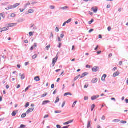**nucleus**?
Instances as JSON below:
<instances>
[{
	"label": "nucleus",
	"mask_w": 128,
	"mask_h": 128,
	"mask_svg": "<svg viewBox=\"0 0 128 128\" xmlns=\"http://www.w3.org/2000/svg\"><path fill=\"white\" fill-rule=\"evenodd\" d=\"M34 108H29L27 112H26V114H30V112H34Z\"/></svg>",
	"instance_id": "nucleus-7"
},
{
	"label": "nucleus",
	"mask_w": 128,
	"mask_h": 128,
	"mask_svg": "<svg viewBox=\"0 0 128 128\" xmlns=\"http://www.w3.org/2000/svg\"><path fill=\"white\" fill-rule=\"evenodd\" d=\"M94 22V20L92 19V20H91V21H90V22H88L89 24H92V22Z\"/></svg>",
	"instance_id": "nucleus-37"
},
{
	"label": "nucleus",
	"mask_w": 128,
	"mask_h": 128,
	"mask_svg": "<svg viewBox=\"0 0 128 128\" xmlns=\"http://www.w3.org/2000/svg\"><path fill=\"white\" fill-rule=\"evenodd\" d=\"M68 6H65L64 7H60V10H68Z\"/></svg>",
	"instance_id": "nucleus-10"
},
{
	"label": "nucleus",
	"mask_w": 128,
	"mask_h": 128,
	"mask_svg": "<svg viewBox=\"0 0 128 128\" xmlns=\"http://www.w3.org/2000/svg\"><path fill=\"white\" fill-rule=\"evenodd\" d=\"M88 74L87 72L84 73L80 76V78H84V76H88Z\"/></svg>",
	"instance_id": "nucleus-15"
},
{
	"label": "nucleus",
	"mask_w": 128,
	"mask_h": 128,
	"mask_svg": "<svg viewBox=\"0 0 128 128\" xmlns=\"http://www.w3.org/2000/svg\"><path fill=\"white\" fill-rule=\"evenodd\" d=\"M61 112H62V111L60 110L55 111V114H61Z\"/></svg>",
	"instance_id": "nucleus-36"
},
{
	"label": "nucleus",
	"mask_w": 128,
	"mask_h": 128,
	"mask_svg": "<svg viewBox=\"0 0 128 128\" xmlns=\"http://www.w3.org/2000/svg\"><path fill=\"white\" fill-rule=\"evenodd\" d=\"M100 70V68L98 67L94 66L92 68V72H96Z\"/></svg>",
	"instance_id": "nucleus-4"
},
{
	"label": "nucleus",
	"mask_w": 128,
	"mask_h": 128,
	"mask_svg": "<svg viewBox=\"0 0 128 128\" xmlns=\"http://www.w3.org/2000/svg\"><path fill=\"white\" fill-rule=\"evenodd\" d=\"M24 78H26V76H24V74L21 75V80H24Z\"/></svg>",
	"instance_id": "nucleus-23"
},
{
	"label": "nucleus",
	"mask_w": 128,
	"mask_h": 128,
	"mask_svg": "<svg viewBox=\"0 0 128 128\" xmlns=\"http://www.w3.org/2000/svg\"><path fill=\"white\" fill-rule=\"evenodd\" d=\"M108 32H110V30H112V28L108 27Z\"/></svg>",
	"instance_id": "nucleus-49"
},
{
	"label": "nucleus",
	"mask_w": 128,
	"mask_h": 128,
	"mask_svg": "<svg viewBox=\"0 0 128 128\" xmlns=\"http://www.w3.org/2000/svg\"><path fill=\"white\" fill-rule=\"evenodd\" d=\"M72 96L70 93V92H66L64 94V96Z\"/></svg>",
	"instance_id": "nucleus-19"
},
{
	"label": "nucleus",
	"mask_w": 128,
	"mask_h": 128,
	"mask_svg": "<svg viewBox=\"0 0 128 128\" xmlns=\"http://www.w3.org/2000/svg\"><path fill=\"white\" fill-rule=\"evenodd\" d=\"M58 48H62V43H59V45L58 46Z\"/></svg>",
	"instance_id": "nucleus-48"
},
{
	"label": "nucleus",
	"mask_w": 128,
	"mask_h": 128,
	"mask_svg": "<svg viewBox=\"0 0 128 128\" xmlns=\"http://www.w3.org/2000/svg\"><path fill=\"white\" fill-rule=\"evenodd\" d=\"M88 88V84H86L84 86V88Z\"/></svg>",
	"instance_id": "nucleus-50"
},
{
	"label": "nucleus",
	"mask_w": 128,
	"mask_h": 128,
	"mask_svg": "<svg viewBox=\"0 0 128 128\" xmlns=\"http://www.w3.org/2000/svg\"><path fill=\"white\" fill-rule=\"evenodd\" d=\"M66 105V102H64L62 104V108H64V106Z\"/></svg>",
	"instance_id": "nucleus-45"
},
{
	"label": "nucleus",
	"mask_w": 128,
	"mask_h": 128,
	"mask_svg": "<svg viewBox=\"0 0 128 128\" xmlns=\"http://www.w3.org/2000/svg\"><path fill=\"white\" fill-rule=\"evenodd\" d=\"M58 41L59 42H62V40L60 39V38L58 37Z\"/></svg>",
	"instance_id": "nucleus-53"
},
{
	"label": "nucleus",
	"mask_w": 128,
	"mask_h": 128,
	"mask_svg": "<svg viewBox=\"0 0 128 128\" xmlns=\"http://www.w3.org/2000/svg\"><path fill=\"white\" fill-rule=\"evenodd\" d=\"M50 10H54L56 8V6H50Z\"/></svg>",
	"instance_id": "nucleus-31"
},
{
	"label": "nucleus",
	"mask_w": 128,
	"mask_h": 128,
	"mask_svg": "<svg viewBox=\"0 0 128 128\" xmlns=\"http://www.w3.org/2000/svg\"><path fill=\"white\" fill-rule=\"evenodd\" d=\"M102 120H106V116H102Z\"/></svg>",
	"instance_id": "nucleus-47"
},
{
	"label": "nucleus",
	"mask_w": 128,
	"mask_h": 128,
	"mask_svg": "<svg viewBox=\"0 0 128 128\" xmlns=\"http://www.w3.org/2000/svg\"><path fill=\"white\" fill-rule=\"evenodd\" d=\"M16 24H18L16 23V24H8V28H12V26H16Z\"/></svg>",
	"instance_id": "nucleus-11"
},
{
	"label": "nucleus",
	"mask_w": 128,
	"mask_h": 128,
	"mask_svg": "<svg viewBox=\"0 0 128 128\" xmlns=\"http://www.w3.org/2000/svg\"><path fill=\"white\" fill-rule=\"evenodd\" d=\"M120 122H121V124H126V121L122 120Z\"/></svg>",
	"instance_id": "nucleus-41"
},
{
	"label": "nucleus",
	"mask_w": 128,
	"mask_h": 128,
	"mask_svg": "<svg viewBox=\"0 0 128 128\" xmlns=\"http://www.w3.org/2000/svg\"><path fill=\"white\" fill-rule=\"evenodd\" d=\"M20 128H26V126H24V124H22L20 126Z\"/></svg>",
	"instance_id": "nucleus-43"
},
{
	"label": "nucleus",
	"mask_w": 128,
	"mask_h": 128,
	"mask_svg": "<svg viewBox=\"0 0 128 128\" xmlns=\"http://www.w3.org/2000/svg\"><path fill=\"white\" fill-rule=\"evenodd\" d=\"M94 32V29H91L89 30L88 32L89 34H90V32Z\"/></svg>",
	"instance_id": "nucleus-52"
},
{
	"label": "nucleus",
	"mask_w": 128,
	"mask_h": 128,
	"mask_svg": "<svg viewBox=\"0 0 128 128\" xmlns=\"http://www.w3.org/2000/svg\"><path fill=\"white\" fill-rule=\"evenodd\" d=\"M52 88H54V84H52L51 86Z\"/></svg>",
	"instance_id": "nucleus-56"
},
{
	"label": "nucleus",
	"mask_w": 128,
	"mask_h": 128,
	"mask_svg": "<svg viewBox=\"0 0 128 128\" xmlns=\"http://www.w3.org/2000/svg\"><path fill=\"white\" fill-rule=\"evenodd\" d=\"M84 100H88V96H84Z\"/></svg>",
	"instance_id": "nucleus-42"
},
{
	"label": "nucleus",
	"mask_w": 128,
	"mask_h": 128,
	"mask_svg": "<svg viewBox=\"0 0 128 128\" xmlns=\"http://www.w3.org/2000/svg\"><path fill=\"white\" fill-rule=\"evenodd\" d=\"M34 80H35L36 82H40V77H38V76H36V77H35V78H34Z\"/></svg>",
	"instance_id": "nucleus-17"
},
{
	"label": "nucleus",
	"mask_w": 128,
	"mask_h": 128,
	"mask_svg": "<svg viewBox=\"0 0 128 128\" xmlns=\"http://www.w3.org/2000/svg\"><path fill=\"white\" fill-rule=\"evenodd\" d=\"M71 22H72V18L69 19L68 21L66 22L67 24H70V23Z\"/></svg>",
	"instance_id": "nucleus-35"
},
{
	"label": "nucleus",
	"mask_w": 128,
	"mask_h": 128,
	"mask_svg": "<svg viewBox=\"0 0 128 128\" xmlns=\"http://www.w3.org/2000/svg\"><path fill=\"white\" fill-rule=\"evenodd\" d=\"M118 76H120V72H116L114 73V74H113L114 78Z\"/></svg>",
	"instance_id": "nucleus-12"
},
{
	"label": "nucleus",
	"mask_w": 128,
	"mask_h": 128,
	"mask_svg": "<svg viewBox=\"0 0 128 128\" xmlns=\"http://www.w3.org/2000/svg\"><path fill=\"white\" fill-rule=\"evenodd\" d=\"M107 8H110V4H108L107 6Z\"/></svg>",
	"instance_id": "nucleus-62"
},
{
	"label": "nucleus",
	"mask_w": 128,
	"mask_h": 128,
	"mask_svg": "<svg viewBox=\"0 0 128 128\" xmlns=\"http://www.w3.org/2000/svg\"><path fill=\"white\" fill-rule=\"evenodd\" d=\"M30 3L28 2V4H26L25 5V7L26 8V6H30Z\"/></svg>",
	"instance_id": "nucleus-54"
},
{
	"label": "nucleus",
	"mask_w": 128,
	"mask_h": 128,
	"mask_svg": "<svg viewBox=\"0 0 128 128\" xmlns=\"http://www.w3.org/2000/svg\"><path fill=\"white\" fill-rule=\"evenodd\" d=\"M37 46H38V45L36 44V43H34L33 46L34 48H36Z\"/></svg>",
	"instance_id": "nucleus-46"
},
{
	"label": "nucleus",
	"mask_w": 128,
	"mask_h": 128,
	"mask_svg": "<svg viewBox=\"0 0 128 128\" xmlns=\"http://www.w3.org/2000/svg\"><path fill=\"white\" fill-rule=\"evenodd\" d=\"M106 74H104L102 78V82H106Z\"/></svg>",
	"instance_id": "nucleus-14"
},
{
	"label": "nucleus",
	"mask_w": 128,
	"mask_h": 128,
	"mask_svg": "<svg viewBox=\"0 0 128 128\" xmlns=\"http://www.w3.org/2000/svg\"><path fill=\"white\" fill-rule=\"evenodd\" d=\"M12 116H16V111H14L12 114Z\"/></svg>",
	"instance_id": "nucleus-20"
},
{
	"label": "nucleus",
	"mask_w": 128,
	"mask_h": 128,
	"mask_svg": "<svg viewBox=\"0 0 128 128\" xmlns=\"http://www.w3.org/2000/svg\"><path fill=\"white\" fill-rule=\"evenodd\" d=\"M34 10L30 9V10H29L28 12V14H34Z\"/></svg>",
	"instance_id": "nucleus-21"
},
{
	"label": "nucleus",
	"mask_w": 128,
	"mask_h": 128,
	"mask_svg": "<svg viewBox=\"0 0 128 128\" xmlns=\"http://www.w3.org/2000/svg\"><path fill=\"white\" fill-rule=\"evenodd\" d=\"M56 32H60V29H58V28L56 27Z\"/></svg>",
	"instance_id": "nucleus-40"
},
{
	"label": "nucleus",
	"mask_w": 128,
	"mask_h": 128,
	"mask_svg": "<svg viewBox=\"0 0 128 128\" xmlns=\"http://www.w3.org/2000/svg\"><path fill=\"white\" fill-rule=\"evenodd\" d=\"M48 118V115H46V116H44V118Z\"/></svg>",
	"instance_id": "nucleus-57"
},
{
	"label": "nucleus",
	"mask_w": 128,
	"mask_h": 128,
	"mask_svg": "<svg viewBox=\"0 0 128 128\" xmlns=\"http://www.w3.org/2000/svg\"><path fill=\"white\" fill-rule=\"evenodd\" d=\"M8 27L7 28L6 27H4L3 28H0V32H8Z\"/></svg>",
	"instance_id": "nucleus-3"
},
{
	"label": "nucleus",
	"mask_w": 128,
	"mask_h": 128,
	"mask_svg": "<svg viewBox=\"0 0 128 128\" xmlns=\"http://www.w3.org/2000/svg\"><path fill=\"white\" fill-rule=\"evenodd\" d=\"M58 56H56V58H53L52 62V66L54 68L56 65V63L58 62Z\"/></svg>",
	"instance_id": "nucleus-2"
},
{
	"label": "nucleus",
	"mask_w": 128,
	"mask_h": 128,
	"mask_svg": "<svg viewBox=\"0 0 128 128\" xmlns=\"http://www.w3.org/2000/svg\"><path fill=\"white\" fill-rule=\"evenodd\" d=\"M56 94V90H55L53 92V94Z\"/></svg>",
	"instance_id": "nucleus-64"
},
{
	"label": "nucleus",
	"mask_w": 128,
	"mask_h": 128,
	"mask_svg": "<svg viewBox=\"0 0 128 128\" xmlns=\"http://www.w3.org/2000/svg\"><path fill=\"white\" fill-rule=\"evenodd\" d=\"M16 15L14 14H12L10 15L11 18H16Z\"/></svg>",
	"instance_id": "nucleus-30"
},
{
	"label": "nucleus",
	"mask_w": 128,
	"mask_h": 128,
	"mask_svg": "<svg viewBox=\"0 0 128 128\" xmlns=\"http://www.w3.org/2000/svg\"><path fill=\"white\" fill-rule=\"evenodd\" d=\"M36 58H38V55H36V54H34V56H32V60H36Z\"/></svg>",
	"instance_id": "nucleus-26"
},
{
	"label": "nucleus",
	"mask_w": 128,
	"mask_h": 128,
	"mask_svg": "<svg viewBox=\"0 0 128 128\" xmlns=\"http://www.w3.org/2000/svg\"><path fill=\"white\" fill-rule=\"evenodd\" d=\"M66 22H65L64 23L62 26H66Z\"/></svg>",
	"instance_id": "nucleus-60"
},
{
	"label": "nucleus",
	"mask_w": 128,
	"mask_h": 128,
	"mask_svg": "<svg viewBox=\"0 0 128 128\" xmlns=\"http://www.w3.org/2000/svg\"><path fill=\"white\" fill-rule=\"evenodd\" d=\"M57 128H61L62 127L60 125H56Z\"/></svg>",
	"instance_id": "nucleus-63"
},
{
	"label": "nucleus",
	"mask_w": 128,
	"mask_h": 128,
	"mask_svg": "<svg viewBox=\"0 0 128 128\" xmlns=\"http://www.w3.org/2000/svg\"><path fill=\"white\" fill-rule=\"evenodd\" d=\"M98 46H96V47L94 48V50H98Z\"/></svg>",
	"instance_id": "nucleus-58"
},
{
	"label": "nucleus",
	"mask_w": 128,
	"mask_h": 128,
	"mask_svg": "<svg viewBox=\"0 0 128 128\" xmlns=\"http://www.w3.org/2000/svg\"><path fill=\"white\" fill-rule=\"evenodd\" d=\"M34 32H29V36H32L34 35Z\"/></svg>",
	"instance_id": "nucleus-39"
},
{
	"label": "nucleus",
	"mask_w": 128,
	"mask_h": 128,
	"mask_svg": "<svg viewBox=\"0 0 128 128\" xmlns=\"http://www.w3.org/2000/svg\"><path fill=\"white\" fill-rule=\"evenodd\" d=\"M80 75H78V76H76L74 78V82H76V80H78V78H80Z\"/></svg>",
	"instance_id": "nucleus-24"
},
{
	"label": "nucleus",
	"mask_w": 128,
	"mask_h": 128,
	"mask_svg": "<svg viewBox=\"0 0 128 128\" xmlns=\"http://www.w3.org/2000/svg\"><path fill=\"white\" fill-rule=\"evenodd\" d=\"M50 48V44H49L47 46H46V49L47 50H49Z\"/></svg>",
	"instance_id": "nucleus-28"
},
{
	"label": "nucleus",
	"mask_w": 128,
	"mask_h": 128,
	"mask_svg": "<svg viewBox=\"0 0 128 128\" xmlns=\"http://www.w3.org/2000/svg\"><path fill=\"white\" fill-rule=\"evenodd\" d=\"M26 114H27V113L23 114L22 115L21 118H25L26 116Z\"/></svg>",
	"instance_id": "nucleus-25"
},
{
	"label": "nucleus",
	"mask_w": 128,
	"mask_h": 128,
	"mask_svg": "<svg viewBox=\"0 0 128 128\" xmlns=\"http://www.w3.org/2000/svg\"><path fill=\"white\" fill-rule=\"evenodd\" d=\"M76 102H78V101H76L74 102L72 107V108H74V106H76Z\"/></svg>",
	"instance_id": "nucleus-29"
},
{
	"label": "nucleus",
	"mask_w": 128,
	"mask_h": 128,
	"mask_svg": "<svg viewBox=\"0 0 128 128\" xmlns=\"http://www.w3.org/2000/svg\"><path fill=\"white\" fill-rule=\"evenodd\" d=\"M20 5V4H16L14 5L8 6L7 8H6V10H12L14 8H18V6Z\"/></svg>",
	"instance_id": "nucleus-1"
},
{
	"label": "nucleus",
	"mask_w": 128,
	"mask_h": 128,
	"mask_svg": "<svg viewBox=\"0 0 128 128\" xmlns=\"http://www.w3.org/2000/svg\"><path fill=\"white\" fill-rule=\"evenodd\" d=\"M92 10H93L94 14H96V12H98V8L97 7H92Z\"/></svg>",
	"instance_id": "nucleus-5"
},
{
	"label": "nucleus",
	"mask_w": 128,
	"mask_h": 128,
	"mask_svg": "<svg viewBox=\"0 0 128 128\" xmlns=\"http://www.w3.org/2000/svg\"><path fill=\"white\" fill-rule=\"evenodd\" d=\"M60 102V98L57 97V98H56V101H55L54 104H58V102Z\"/></svg>",
	"instance_id": "nucleus-22"
},
{
	"label": "nucleus",
	"mask_w": 128,
	"mask_h": 128,
	"mask_svg": "<svg viewBox=\"0 0 128 128\" xmlns=\"http://www.w3.org/2000/svg\"><path fill=\"white\" fill-rule=\"evenodd\" d=\"M92 100H96V96H94L91 98Z\"/></svg>",
	"instance_id": "nucleus-18"
},
{
	"label": "nucleus",
	"mask_w": 128,
	"mask_h": 128,
	"mask_svg": "<svg viewBox=\"0 0 128 128\" xmlns=\"http://www.w3.org/2000/svg\"><path fill=\"white\" fill-rule=\"evenodd\" d=\"M30 88V86H28V87H27L26 89H25V92H28V89Z\"/></svg>",
	"instance_id": "nucleus-32"
},
{
	"label": "nucleus",
	"mask_w": 128,
	"mask_h": 128,
	"mask_svg": "<svg viewBox=\"0 0 128 128\" xmlns=\"http://www.w3.org/2000/svg\"><path fill=\"white\" fill-rule=\"evenodd\" d=\"M92 121L90 120H89L88 122V124H87V128H90L92 126Z\"/></svg>",
	"instance_id": "nucleus-6"
},
{
	"label": "nucleus",
	"mask_w": 128,
	"mask_h": 128,
	"mask_svg": "<svg viewBox=\"0 0 128 128\" xmlns=\"http://www.w3.org/2000/svg\"><path fill=\"white\" fill-rule=\"evenodd\" d=\"M0 16L3 18H6V16H4V13H2L0 14Z\"/></svg>",
	"instance_id": "nucleus-27"
},
{
	"label": "nucleus",
	"mask_w": 128,
	"mask_h": 128,
	"mask_svg": "<svg viewBox=\"0 0 128 128\" xmlns=\"http://www.w3.org/2000/svg\"><path fill=\"white\" fill-rule=\"evenodd\" d=\"M98 78H95L92 79V84H96V82H98Z\"/></svg>",
	"instance_id": "nucleus-13"
},
{
	"label": "nucleus",
	"mask_w": 128,
	"mask_h": 128,
	"mask_svg": "<svg viewBox=\"0 0 128 128\" xmlns=\"http://www.w3.org/2000/svg\"><path fill=\"white\" fill-rule=\"evenodd\" d=\"M94 108H96V105L94 104H92V106H91V112L94 111Z\"/></svg>",
	"instance_id": "nucleus-16"
},
{
	"label": "nucleus",
	"mask_w": 128,
	"mask_h": 128,
	"mask_svg": "<svg viewBox=\"0 0 128 128\" xmlns=\"http://www.w3.org/2000/svg\"><path fill=\"white\" fill-rule=\"evenodd\" d=\"M30 106V103L29 102H27L25 106L26 108H28Z\"/></svg>",
	"instance_id": "nucleus-34"
},
{
	"label": "nucleus",
	"mask_w": 128,
	"mask_h": 128,
	"mask_svg": "<svg viewBox=\"0 0 128 128\" xmlns=\"http://www.w3.org/2000/svg\"><path fill=\"white\" fill-rule=\"evenodd\" d=\"M50 100H45L43 102L42 104V106H46V104H50Z\"/></svg>",
	"instance_id": "nucleus-8"
},
{
	"label": "nucleus",
	"mask_w": 128,
	"mask_h": 128,
	"mask_svg": "<svg viewBox=\"0 0 128 128\" xmlns=\"http://www.w3.org/2000/svg\"><path fill=\"white\" fill-rule=\"evenodd\" d=\"M34 46H32L31 48H30V50H34Z\"/></svg>",
	"instance_id": "nucleus-61"
},
{
	"label": "nucleus",
	"mask_w": 128,
	"mask_h": 128,
	"mask_svg": "<svg viewBox=\"0 0 128 128\" xmlns=\"http://www.w3.org/2000/svg\"><path fill=\"white\" fill-rule=\"evenodd\" d=\"M48 96V93H46L45 94H42L41 96V98H44V96Z\"/></svg>",
	"instance_id": "nucleus-38"
},
{
	"label": "nucleus",
	"mask_w": 128,
	"mask_h": 128,
	"mask_svg": "<svg viewBox=\"0 0 128 128\" xmlns=\"http://www.w3.org/2000/svg\"><path fill=\"white\" fill-rule=\"evenodd\" d=\"M60 38H64V34H60Z\"/></svg>",
	"instance_id": "nucleus-44"
},
{
	"label": "nucleus",
	"mask_w": 128,
	"mask_h": 128,
	"mask_svg": "<svg viewBox=\"0 0 128 128\" xmlns=\"http://www.w3.org/2000/svg\"><path fill=\"white\" fill-rule=\"evenodd\" d=\"M52 38V39L54 38V34H52V32L51 33V36L50 37V38Z\"/></svg>",
	"instance_id": "nucleus-51"
},
{
	"label": "nucleus",
	"mask_w": 128,
	"mask_h": 128,
	"mask_svg": "<svg viewBox=\"0 0 128 128\" xmlns=\"http://www.w3.org/2000/svg\"><path fill=\"white\" fill-rule=\"evenodd\" d=\"M74 120H69L65 123L64 124V126H66L68 124H72V122H73Z\"/></svg>",
	"instance_id": "nucleus-9"
},
{
	"label": "nucleus",
	"mask_w": 128,
	"mask_h": 128,
	"mask_svg": "<svg viewBox=\"0 0 128 128\" xmlns=\"http://www.w3.org/2000/svg\"><path fill=\"white\" fill-rule=\"evenodd\" d=\"M119 66H122V62H119Z\"/></svg>",
	"instance_id": "nucleus-55"
},
{
	"label": "nucleus",
	"mask_w": 128,
	"mask_h": 128,
	"mask_svg": "<svg viewBox=\"0 0 128 128\" xmlns=\"http://www.w3.org/2000/svg\"><path fill=\"white\" fill-rule=\"evenodd\" d=\"M113 122H120V120H113Z\"/></svg>",
	"instance_id": "nucleus-33"
},
{
	"label": "nucleus",
	"mask_w": 128,
	"mask_h": 128,
	"mask_svg": "<svg viewBox=\"0 0 128 128\" xmlns=\"http://www.w3.org/2000/svg\"><path fill=\"white\" fill-rule=\"evenodd\" d=\"M86 68H90V66L87 65L86 66Z\"/></svg>",
	"instance_id": "nucleus-59"
}]
</instances>
